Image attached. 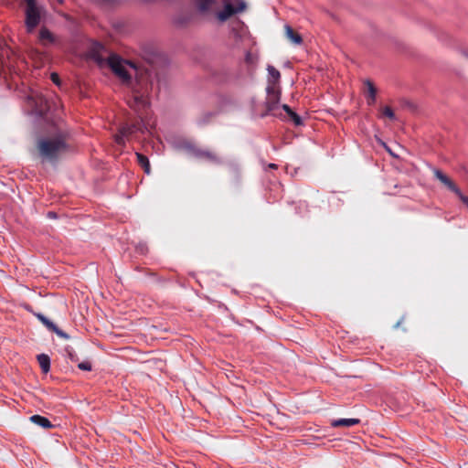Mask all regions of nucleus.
<instances>
[{"mask_svg": "<svg viewBox=\"0 0 468 468\" xmlns=\"http://www.w3.org/2000/svg\"><path fill=\"white\" fill-rule=\"evenodd\" d=\"M285 36L286 37L295 45H300L303 43V38L300 34L295 32L290 26H285Z\"/></svg>", "mask_w": 468, "mask_h": 468, "instance_id": "nucleus-12", "label": "nucleus"}, {"mask_svg": "<svg viewBox=\"0 0 468 468\" xmlns=\"http://www.w3.org/2000/svg\"><path fill=\"white\" fill-rule=\"evenodd\" d=\"M237 105V101L230 96H222L220 100V111H228L230 107Z\"/></svg>", "mask_w": 468, "mask_h": 468, "instance_id": "nucleus-17", "label": "nucleus"}, {"mask_svg": "<svg viewBox=\"0 0 468 468\" xmlns=\"http://www.w3.org/2000/svg\"><path fill=\"white\" fill-rule=\"evenodd\" d=\"M78 367L81 370L90 371L91 364L89 361H83L78 365Z\"/></svg>", "mask_w": 468, "mask_h": 468, "instance_id": "nucleus-23", "label": "nucleus"}, {"mask_svg": "<svg viewBox=\"0 0 468 468\" xmlns=\"http://www.w3.org/2000/svg\"><path fill=\"white\" fill-rule=\"evenodd\" d=\"M216 113L213 112H203L199 114V116L197 118V124L199 126H205L207 125L212 122L214 119Z\"/></svg>", "mask_w": 468, "mask_h": 468, "instance_id": "nucleus-13", "label": "nucleus"}, {"mask_svg": "<svg viewBox=\"0 0 468 468\" xmlns=\"http://www.w3.org/2000/svg\"><path fill=\"white\" fill-rule=\"evenodd\" d=\"M186 148L193 156L198 159H204L212 163L219 162V158L217 154L208 149L200 148L192 144H186Z\"/></svg>", "mask_w": 468, "mask_h": 468, "instance_id": "nucleus-5", "label": "nucleus"}, {"mask_svg": "<svg viewBox=\"0 0 468 468\" xmlns=\"http://www.w3.org/2000/svg\"><path fill=\"white\" fill-rule=\"evenodd\" d=\"M434 176L444 185L449 190L453 192L454 194H460V188L455 185V183L448 177L445 174H443L441 170L434 168L433 170Z\"/></svg>", "mask_w": 468, "mask_h": 468, "instance_id": "nucleus-8", "label": "nucleus"}, {"mask_svg": "<svg viewBox=\"0 0 468 468\" xmlns=\"http://www.w3.org/2000/svg\"><path fill=\"white\" fill-rule=\"evenodd\" d=\"M463 204L468 207V197L464 196L461 191L460 194H456Z\"/></svg>", "mask_w": 468, "mask_h": 468, "instance_id": "nucleus-25", "label": "nucleus"}, {"mask_svg": "<svg viewBox=\"0 0 468 468\" xmlns=\"http://www.w3.org/2000/svg\"><path fill=\"white\" fill-rule=\"evenodd\" d=\"M39 40L44 46L54 44L56 37L46 27H42L39 31Z\"/></svg>", "mask_w": 468, "mask_h": 468, "instance_id": "nucleus-10", "label": "nucleus"}, {"mask_svg": "<svg viewBox=\"0 0 468 468\" xmlns=\"http://www.w3.org/2000/svg\"><path fill=\"white\" fill-rule=\"evenodd\" d=\"M279 101H280V96H278V95H273L272 97H271V96L267 97L266 102H265L266 110L264 112H262L261 114V116L265 117L269 114L273 115V116L279 115L280 114V113H278Z\"/></svg>", "mask_w": 468, "mask_h": 468, "instance_id": "nucleus-7", "label": "nucleus"}, {"mask_svg": "<svg viewBox=\"0 0 468 468\" xmlns=\"http://www.w3.org/2000/svg\"><path fill=\"white\" fill-rule=\"evenodd\" d=\"M50 78H51V80H52L55 84H57V85H59V84H60L59 76H58V73H56V72L51 73Z\"/></svg>", "mask_w": 468, "mask_h": 468, "instance_id": "nucleus-24", "label": "nucleus"}, {"mask_svg": "<svg viewBox=\"0 0 468 468\" xmlns=\"http://www.w3.org/2000/svg\"><path fill=\"white\" fill-rule=\"evenodd\" d=\"M107 64L125 84H130L132 80V74L128 71L126 66H129L135 74V83L132 89L133 95L128 104L137 113L138 120L123 124L120 127L119 133L114 135L115 143L119 145H124L125 140L136 139L138 133H144L148 131V126L144 122L146 117L144 112L150 105L149 94L152 90V82L147 71L140 70L134 62L123 60L116 54L109 56Z\"/></svg>", "mask_w": 468, "mask_h": 468, "instance_id": "nucleus-1", "label": "nucleus"}, {"mask_svg": "<svg viewBox=\"0 0 468 468\" xmlns=\"http://www.w3.org/2000/svg\"><path fill=\"white\" fill-rule=\"evenodd\" d=\"M268 73H269V83L274 82L278 83L281 74L278 69H276L273 66L269 65L267 68Z\"/></svg>", "mask_w": 468, "mask_h": 468, "instance_id": "nucleus-19", "label": "nucleus"}, {"mask_svg": "<svg viewBox=\"0 0 468 468\" xmlns=\"http://www.w3.org/2000/svg\"><path fill=\"white\" fill-rule=\"evenodd\" d=\"M197 10L202 14H215L217 18L225 22L233 16L242 13L247 8L244 0H222L223 8L218 0H196Z\"/></svg>", "mask_w": 468, "mask_h": 468, "instance_id": "nucleus-2", "label": "nucleus"}, {"mask_svg": "<svg viewBox=\"0 0 468 468\" xmlns=\"http://www.w3.org/2000/svg\"><path fill=\"white\" fill-rule=\"evenodd\" d=\"M37 361L40 368L44 373H48L50 369V358L46 354H40L37 356Z\"/></svg>", "mask_w": 468, "mask_h": 468, "instance_id": "nucleus-18", "label": "nucleus"}, {"mask_svg": "<svg viewBox=\"0 0 468 468\" xmlns=\"http://www.w3.org/2000/svg\"><path fill=\"white\" fill-rule=\"evenodd\" d=\"M37 150L44 161L57 162L69 151L68 135L59 132L56 134L41 137L37 141Z\"/></svg>", "mask_w": 468, "mask_h": 468, "instance_id": "nucleus-3", "label": "nucleus"}, {"mask_svg": "<svg viewBox=\"0 0 468 468\" xmlns=\"http://www.w3.org/2000/svg\"><path fill=\"white\" fill-rule=\"evenodd\" d=\"M136 158H137L138 164L144 169V173L146 175H150L151 174V165H150L148 157L143 154L136 153Z\"/></svg>", "mask_w": 468, "mask_h": 468, "instance_id": "nucleus-16", "label": "nucleus"}, {"mask_svg": "<svg viewBox=\"0 0 468 468\" xmlns=\"http://www.w3.org/2000/svg\"><path fill=\"white\" fill-rule=\"evenodd\" d=\"M270 167H271V168H276V167H277V165H276L275 164H271V165H270Z\"/></svg>", "mask_w": 468, "mask_h": 468, "instance_id": "nucleus-29", "label": "nucleus"}, {"mask_svg": "<svg viewBox=\"0 0 468 468\" xmlns=\"http://www.w3.org/2000/svg\"><path fill=\"white\" fill-rule=\"evenodd\" d=\"M36 316L37 319L51 332L56 333L58 336L62 338H69V335L64 333L62 330H60L54 323H52L50 320H48L45 315L42 314H36Z\"/></svg>", "mask_w": 468, "mask_h": 468, "instance_id": "nucleus-9", "label": "nucleus"}, {"mask_svg": "<svg viewBox=\"0 0 468 468\" xmlns=\"http://www.w3.org/2000/svg\"><path fill=\"white\" fill-rule=\"evenodd\" d=\"M246 61L248 63H253V57L250 52L246 54Z\"/></svg>", "mask_w": 468, "mask_h": 468, "instance_id": "nucleus-26", "label": "nucleus"}, {"mask_svg": "<svg viewBox=\"0 0 468 468\" xmlns=\"http://www.w3.org/2000/svg\"><path fill=\"white\" fill-rule=\"evenodd\" d=\"M31 422L38 425L44 429H50L53 427L52 423L46 417L40 415H33L30 417Z\"/></svg>", "mask_w": 468, "mask_h": 468, "instance_id": "nucleus-14", "label": "nucleus"}, {"mask_svg": "<svg viewBox=\"0 0 468 468\" xmlns=\"http://www.w3.org/2000/svg\"><path fill=\"white\" fill-rule=\"evenodd\" d=\"M382 114L390 120H395L396 116L393 110L389 106H385L382 109Z\"/></svg>", "mask_w": 468, "mask_h": 468, "instance_id": "nucleus-22", "label": "nucleus"}, {"mask_svg": "<svg viewBox=\"0 0 468 468\" xmlns=\"http://www.w3.org/2000/svg\"><path fill=\"white\" fill-rule=\"evenodd\" d=\"M27 99L37 114H44L48 108L47 100L41 94L32 92Z\"/></svg>", "mask_w": 468, "mask_h": 468, "instance_id": "nucleus-6", "label": "nucleus"}, {"mask_svg": "<svg viewBox=\"0 0 468 468\" xmlns=\"http://www.w3.org/2000/svg\"><path fill=\"white\" fill-rule=\"evenodd\" d=\"M48 215L49 218H55L56 217L54 212H48Z\"/></svg>", "mask_w": 468, "mask_h": 468, "instance_id": "nucleus-28", "label": "nucleus"}, {"mask_svg": "<svg viewBox=\"0 0 468 468\" xmlns=\"http://www.w3.org/2000/svg\"><path fill=\"white\" fill-rule=\"evenodd\" d=\"M273 95H281L280 90L277 86V83L271 82L269 83L267 87V97H272Z\"/></svg>", "mask_w": 468, "mask_h": 468, "instance_id": "nucleus-20", "label": "nucleus"}, {"mask_svg": "<svg viewBox=\"0 0 468 468\" xmlns=\"http://www.w3.org/2000/svg\"><path fill=\"white\" fill-rule=\"evenodd\" d=\"M97 60H98L99 62H101V58L100 57H98V58H97Z\"/></svg>", "mask_w": 468, "mask_h": 468, "instance_id": "nucleus-30", "label": "nucleus"}, {"mask_svg": "<svg viewBox=\"0 0 468 468\" xmlns=\"http://www.w3.org/2000/svg\"><path fill=\"white\" fill-rule=\"evenodd\" d=\"M365 84L367 87V93H368L367 97H370V99H373V101H376V98H377V89L374 86L373 82H371L370 80H367L365 82Z\"/></svg>", "mask_w": 468, "mask_h": 468, "instance_id": "nucleus-21", "label": "nucleus"}, {"mask_svg": "<svg viewBox=\"0 0 468 468\" xmlns=\"http://www.w3.org/2000/svg\"><path fill=\"white\" fill-rule=\"evenodd\" d=\"M26 4V27L27 31L31 33L38 26L43 8L37 4V0H23Z\"/></svg>", "mask_w": 468, "mask_h": 468, "instance_id": "nucleus-4", "label": "nucleus"}, {"mask_svg": "<svg viewBox=\"0 0 468 468\" xmlns=\"http://www.w3.org/2000/svg\"><path fill=\"white\" fill-rule=\"evenodd\" d=\"M376 101H373V99H370V97H367V103L368 105H373Z\"/></svg>", "mask_w": 468, "mask_h": 468, "instance_id": "nucleus-27", "label": "nucleus"}, {"mask_svg": "<svg viewBox=\"0 0 468 468\" xmlns=\"http://www.w3.org/2000/svg\"><path fill=\"white\" fill-rule=\"evenodd\" d=\"M282 109L285 111L289 120L292 121L294 123V125L300 126L303 124L302 118L296 112H294L287 104H283Z\"/></svg>", "mask_w": 468, "mask_h": 468, "instance_id": "nucleus-15", "label": "nucleus"}, {"mask_svg": "<svg viewBox=\"0 0 468 468\" xmlns=\"http://www.w3.org/2000/svg\"><path fill=\"white\" fill-rule=\"evenodd\" d=\"M360 423L359 419L350 418V419H338L332 421L331 425L335 428L337 427H351L354 425H357Z\"/></svg>", "mask_w": 468, "mask_h": 468, "instance_id": "nucleus-11", "label": "nucleus"}]
</instances>
